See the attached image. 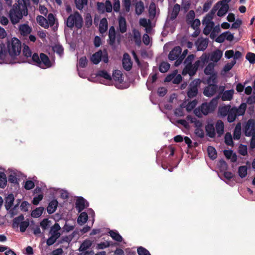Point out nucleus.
<instances>
[{"mask_svg":"<svg viewBox=\"0 0 255 255\" xmlns=\"http://www.w3.org/2000/svg\"><path fill=\"white\" fill-rule=\"evenodd\" d=\"M29 0H18L17 3L14 4L9 10L8 17L13 25L18 23L23 16L28 15V6Z\"/></svg>","mask_w":255,"mask_h":255,"instance_id":"1","label":"nucleus"},{"mask_svg":"<svg viewBox=\"0 0 255 255\" xmlns=\"http://www.w3.org/2000/svg\"><path fill=\"white\" fill-rule=\"evenodd\" d=\"M66 25L71 29L74 26L77 29H81L83 26V20L82 15L77 11L70 14L65 21Z\"/></svg>","mask_w":255,"mask_h":255,"instance_id":"2","label":"nucleus"},{"mask_svg":"<svg viewBox=\"0 0 255 255\" xmlns=\"http://www.w3.org/2000/svg\"><path fill=\"white\" fill-rule=\"evenodd\" d=\"M21 49V42L17 38H13L11 43L7 44V51L11 57L18 55Z\"/></svg>","mask_w":255,"mask_h":255,"instance_id":"3","label":"nucleus"},{"mask_svg":"<svg viewBox=\"0 0 255 255\" xmlns=\"http://www.w3.org/2000/svg\"><path fill=\"white\" fill-rule=\"evenodd\" d=\"M90 59L94 64H98L101 60L105 63H108L109 62V57L107 49H104L103 50H99L92 55Z\"/></svg>","mask_w":255,"mask_h":255,"instance_id":"4","label":"nucleus"},{"mask_svg":"<svg viewBox=\"0 0 255 255\" xmlns=\"http://www.w3.org/2000/svg\"><path fill=\"white\" fill-rule=\"evenodd\" d=\"M201 81L199 79H195L190 83L188 88V90L187 92V96L189 98H193L197 95L198 87Z\"/></svg>","mask_w":255,"mask_h":255,"instance_id":"5","label":"nucleus"},{"mask_svg":"<svg viewBox=\"0 0 255 255\" xmlns=\"http://www.w3.org/2000/svg\"><path fill=\"white\" fill-rule=\"evenodd\" d=\"M216 101L213 100L209 103H204L199 107V110L204 115H207L208 114L214 111L216 108Z\"/></svg>","mask_w":255,"mask_h":255,"instance_id":"6","label":"nucleus"},{"mask_svg":"<svg viewBox=\"0 0 255 255\" xmlns=\"http://www.w3.org/2000/svg\"><path fill=\"white\" fill-rule=\"evenodd\" d=\"M97 9L100 13H104L105 11L111 12L112 10V5L110 0H106L105 3L98 2Z\"/></svg>","mask_w":255,"mask_h":255,"instance_id":"7","label":"nucleus"},{"mask_svg":"<svg viewBox=\"0 0 255 255\" xmlns=\"http://www.w3.org/2000/svg\"><path fill=\"white\" fill-rule=\"evenodd\" d=\"M244 133L246 136L255 134V122L253 119L248 121L244 128Z\"/></svg>","mask_w":255,"mask_h":255,"instance_id":"8","label":"nucleus"},{"mask_svg":"<svg viewBox=\"0 0 255 255\" xmlns=\"http://www.w3.org/2000/svg\"><path fill=\"white\" fill-rule=\"evenodd\" d=\"M218 88V87L216 84H208V85L205 88L203 94L206 97H211L216 93Z\"/></svg>","mask_w":255,"mask_h":255,"instance_id":"9","label":"nucleus"},{"mask_svg":"<svg viewBox=\"0 0 255 255\" xmlns=\"http://www.w3.org/2000/svg\"><path fill=\"white\" fill-rule=\"evenodd\" d=\"M89 206V203L82 197H78L76 200L75 207L78 212H81L86 207Z\"/></svg>","mask_w":255,"mask_h":255,"instance_id":"10","label":"nucleus"},{"mask_svg":"<svg viewBox=\"0 0 255 255\" xmlns=\"http://www.w3.org/2000/svg\"><path fill=\"white\" fill-rule=\"evenodd\" d=\"M122 64L124 69L127 71H130L132 68V63L129 55L127 53L124 54Z\"/></svg>","mask_w":255,"mask_h":255,"instance_id":"11","label":"nucleus"},{"mask_svg":"<svg viewBox=\"0 0 255 255\" xmlns=\"http://www.w3.org/2000/svg\"><path fill=\"white\" fill-rule=\"evenodd\" d=\"M182 52V49L180 46H175L169 52L168 58L170 60L173 61L177 59Z\"/></svg>","mask_w":255,"mask_h":255,"instance_id":"12","label":"nucleus"},{"mask_svg":"<svg viewBox=\"0 0 255 255\" xmlns=\"http://www.w3.org/2000/svg\"><path fill=\"white\" fill-rule=\"evenodd\" d=\"M196 72L197 71L193 64L186 65L182 71V74L184 76L189 74L190 77H192L196 74Z\"/></svg>","mask_w":255,"mask_h":255,"instance_id":"13","label":"nucleus"},{"mask_svg":"<svg viewBox=\"0 0 255 255\" xmlns=\"http://www.w3.org/2000/svg\"><path fill=\"white\" fill-rule=\"evenodd\" d=\"M205 130L207 135L211 137L214 138L216 136V131L214 125L212 123H208L205 126Z\"/></svg>","mask_w":255,"mask_h":255,"instance_id":"14","label":"nucleus"},{"mask_svg":"<svg viewBox=\"0 0 255 255\" xmlns=\"http://www.w3.org/2000/svg\"><path fill=\"white\" fill-rule=\"evenodd\" d=\"M40 61H41V66L44 68H49L51 66L50 60L45 54L41 53L40 54Z\"/></svg>","mask_w":255,"mask_h":255,"instance_id":"15","label":"nucleus"},{"mask_svg":"<svg viewBox=\"0 0 255 255\" xmlns=\"http://www.w3.org/2000/svg\"><path fill=\"white\" fill-rule=\"evenodd\" d=\"M215 131L218 134V137H221L224 133V124L222 121L218 120L215 124Z\"/></svg>","mask_w":255,"mask_h":255,"instance_id":"16","label":"nucleus"},{"mask_svg":"<svg viewBox=\"0 0 255 255\" xmlns=\"http://www.w3.org/2000/svg\"><path fill=\"white\" fill-rule=\"evenodd\" d=\"M197 49L198 51H204L205 50L208 45V39H203L201 40L198 39L196 42Z\"/></svg>","mask_w":255,"mask_h":255,"instance_id":"17","label":"nucleus"},{"mask_svg":"<svg viewBox=\"0 0 255 255\" xmlns=\"http://www.w3.org/2000/svg\"><path fill=\"white\" fill-rule=\"evenodd\" d=\"M19 30L23 36H27L32 31L31 28L27 24H22L19 26Z\"/></svg>","mask_w":255,"mask_h":255,"instance_id":"18","label":"nucleus"},{"mask_svg":"<svg viewBox=\"0 0 255 255\" xmlns=\"http://www.w3.org/2000/svg\"><path fill=\"white\" fill-rule=\"evenodd\" d=\"M109 44L111 46L114 45L116 41V31L115 27L113 26H112L110 27L109 30Z\"/></svg>","mask_w":255,"mask_h":255,"instance_id":"19","label":"nucleus"},{"mask_svg":"<svg viewBox=\"0 0 255 255\" xmlns=\"http://www.w3.org/2000/svg\"><path fill=\"white\" fill-rule=\"evenodd\" d=\"M222 56V51L219 49H217L211 53L210 60L214 62H218L221 59Z\"/></svg>","mask_w":255,"mask_h":255,"instance_id":"20","label":"nucleus"},{"mask_svg":"<svg viewBox=\"0 0 255 255\" xmlns=\"http://www.w3.org/2000/svg\"><path fill=\"white\" fill-rule=\"evenodd\" d=\"M14 198L12 194H9L5 198L4 206L6 210H9L12 206Z\"/></svg>","mask_w":255,"mask_h":255,"instance_id":"21","label":"nucleus"},{"mask_svg":"<svg viewBox=\"0 0 255 255\" xmlns=\"http://www.w3.org/2000/svg\"><path fill=\"white\" fill-rule=\"evenodd\" d=\"M180 10V5L176 3L174 5L171 15L169 17L170 20H174L177 17Z\"/></svg>","mask_w":255,"mask_h":255,"instance_id":"22","label":"nucleus"},{"mask_svg":"<svg viewBox=\"0 0 255 255\" xmlns=\"http://www.w3.org/2000/svg\"><path fill=\"white\" fill-rule=\"evenodd\" d=\"M119 27L121 33H124L127 31V22L124 17L120 16L119 18Z\"/></svg>","mask_w":255,"mask_h":255,"instance_id":"23","label":"nucleus"},{"mask_svg":"<svg viewBox=\"0 0 255 255\" xmlns=\"http://www.w3.org/2000/svg\"><path fill=\"white\" fill-rule=\"evenodd\" d=\"M58 206V201L55 200H52L51 201L47 208V211L48 214H51L53 213L57 209Z\"/></svg>","mask_w":255,"mask_h":255,"instance_id":"24","label":"nucleus"},{"mask_svg":"<svg viewBox=\"0 0 255 255\" xmlns=\"http://www.w3.org/2000/svg\"><path fill=\"white\" fill-rule=\"evenodd\" d=\"M227 116V120L229 123H232L236 120L238 117V114H237V111L235 109V107H233L230 109Z\"/></svg>","mask_w":255,"mask_h":255,"instance_id":"25","label":"nucleus"},{"mask_svg":"<svg viewBox=\"0 0 255 255\" xmlns=\"http://www.w3.org/2000/svg\"><path fill=\"white\" fill-rule=\"evenodd\" d=\"M224 154L227 159H231L232 162H235L237 160V156L235 153H233L232 150H224Z\"/></svg>","mask_w":255,"mask_h":255,"instance_id":"26","label":"nucleus"},{"mask_svg":"<svg viewBox=\"0 0 255 255\" xmlns=\"http://www.w3.org/2000/svg\"><path fill=\"white\" fill-rule=\"evenodd\" d=\"M108 29V21L106 18H103L101 19L99 24V32L103 34Z\"/></svg>","mask_w":255,"mask_h":255,"instance_id":"27","label":"nucleus"},{"mask_svg":"<svg viewBox=\"0 0 255 255\" xmlns=\"http://www.w3.org/2000/svg\"><path fill=\"white\" fill-rule=\"evenodd\" d=\"M218 5H219V4ZM219 5H221V6L217 12V15L218 16L221 17L225 15L228 11L229 9V5L228 3H223L222 4H219Z\"/></svg>","mask_w":255,"mask_h":255,"instance_id":"28","label":"nucleus"},{"mask_svg":"<svg viewBox=\"0 0 255 255\" xmlns=\"http://www.w3.org/2000/svg\"><path fill=\"white\" fill-rule=\"evenodd\" d=\"M61 228L59 224L55 223L54 225L51 227L50 234L51 235H53L59 238L60 236V233L58 232L60 230Z\"/></svg>","mask_w":255,"mask_h":255,"instance_id":"29","label":"nucleus"},{"mask_svg":"<svg viewBox=\"0 0 255 255\" xmlns=\"http://www.w3.org/2000/svg\"><path fill=\"white\" fill-rule=\"evenodd\" d=\"M36 20L38 24L41 26L45 28H48L49 27L48 20L43 16L38 15L36 17Z\"/></svg>","mask_w":255,"mask_h":255,"instance_id":"30","label":"nucleus"},{"mask_svg":"<svg viewBox=\"0 0 255 255\" xmlns=\"http://www.w3.org/2000/svg\"><path fill=\"white\" fill-rule=\"evenodd\" d=\"M241 135V124L239 123L237 124L233 133V137L235 140H239Z\"/></svg>","mask_w":255,"mask_h":255,"instance_id":"31","label":"nucleus"},{"mask_svg":"<svg viewBox=\"0 0 255 255\" xmlns=\"http://www.w3.org/2000/svg\"><path fill=\"white\" fill-rule=\"evenodd\" d=\"M234 93L233 90L225 91L222 96V100L224 101L231 100L233 99Z\"/></svg>","mask_w":255,"mask_h":255,"instance_id":"32","label":"nucleus"},{"mask_svg":"<svg viewBox=\"0 0 255 255\" xmlns=\"http://www.w3.org/2000/svg\"><path fill=\"white\" fill-rule=\"evenodd\" d=\"M92 245V242L90 240H85L81 244L79 249L80 252H84L89 249Z\"/></svg>","mask_w":255,"mask_h":255,"instance_id":"33","label":"nucleus"},{"mask_svg":"<svg viewBox=\"0 0 255 255\" xmlns=\"http://www.w3.org/2000/svg\"><path fill=\"white\" fill-rule=\"evenodd\" d=\"M144 6L143 2L140 0L136 3L135 5V13L138 15H140L144 11Z\"/></svg>","mask_w":255,"mask_h":255,"instance_id":"34","label":"nucleus"},{"mask_svg":"<svg viewBox=\"0 0 255 255\" xmlns=\"http://www.w3.org/2000/svg\"><path fill=\"white\" fill-rule=\"evenodd\" d=\"M88 215L87 213L83 212H81L77 219V222L79 224L82 225L86 223L88 220Z\"/></svg>","mask_w":255,"mask_h":255,"instance_id":"35","label":"nucleus"},{"mask_svg":"<svg viewBox=\"0 0 255 255\" xmlns=\"http://www.w3.org/2000/svg\"><path fill=\"white\" fill-rule=\"evenodd\" d=\"M231 106L230 105L224 106L219 109V113L222 117H226L228 115L229 111L231 109Z\"/></svg>","mask_w":255,"mask_h":255,"instance_id":"36","label":"nucleus"},{"mask_svg":"<svg viewBox=\"0 0 255 255\" xmlns=\"http://www.w3.org/2000/svg\"><path fill=\"white\" fill-rule=\"evenodd\" d=\"M24 219V216L22 214H21L19 216L14 218L12 221V227L14 228H17Z\"/></svg>","mask_w":255,"mask_h":255,"instance_id":"37","label":"nucleus"},{"mask_svg":"<svg viewBox=\"0 0 255 255\" xmlns=\"http://www.w3.org/2000/svg\"><path fill=\"white\" fill-rule=\"evenodd\" d=\"M207 151L209 157L212 159H215L217 157V153L215 148L211 146L208 147Z\"/></svg>","mask_w":255,"mask_h":255,"instance_id":"38","label":"nucleus"},{"mask_svg":"<svg viewBox=\"0 0 255 255\" xmlns=\"http://www.w3.org/2000/svg\"><path fill=\"white\" fill-rule=\"evenodd\" d=\"M74 2L76 8L81 10L85 5H87L88 0H74Z\"/></svg>","mask_w":255,"mask_h":255,"instance_id":"39","label":"nucleus"},{"mask_svg":"<svg viewBox=\"0 0 255 255\" xmlns=\"http://www.w3.org/2000/svg\"><path fill=\"white\" fill-rule=\"evenodd\" d=\"M110 236L115 241L121 242L123 240L122 237L117 231L111 230L109 232Z\"/></svg>","mask_w":255,"mask_h":255,"instance_id":"40","label":"nucleus"},{"mask_svg":"<svg viewBox=\"0 0 255 255\" xmlns=\"http://www.w3.org/2000/svg\"><path fill=\"white\" fill-rule=\"evenodd\" d=\"M215 64L213 63H209L204 69V73L206 75L215 74L214 72Z\"/></svg>","mask_w":255,"mask_h":255,"instance_id":"41","label":"nucleus"},{"mask_svg":"<svg viewBox=\"0 0 255 255\" xmlns=\"http://www.w3.org/2000/svg\"><path fill=\"white\" fill-rule=\"evenodd\" d=\"M43 211V207H40L38 208H36L35 209L32 211L31 215L33 218H38L42 215Z\"/></svg>","mask_w":255,"mask_h":255,"instance_id":"42","label":"nucleus"},{"mask_svg":"<svg viewBox=\"0 0 255 255\" xmlns=\"http://www.w3.org/2000/svg\"><path fill=\"white\" fill-rule=\"evenodd\" d=\"M170 65L166 62H161L159 66V70L161 73L166 72L170 68Z\"/></svg>","mask_w":255,"mask_h":255,"instance_id":"43","label":"nucleus"},{"mask_svg":"<svg viewBox=\"0 0 255 255\" xmlns=\"http://www.w3.org/2000/svg\"><path fill=\"white\" fill-rule=\"evenodd\" d=\"M246 108L247 105L244 103H242L238 108L235 107L238 116L244 115L245 113Z\"/></svg>","mask_w":255,"mask_h":255,"instance_id":"44","label":"nucleus"},{"mask_svg":"<svg viewBox=\"0 0 255 255\" xmlns=\"http://www.w3.org/2000/svg\"><path fill=\"white\" fill-rule=\"evenodd\" d=\"M31 60L34 64L41 68H43L41 66V61H40V55L38 56L37 53H34L31 57Z\"/></svg>","mask_w":255,"mask_h":255,"instance_id":"45","label":"nucleus"},{"mask_svg":"<svg viewBox=\"0 0 255 255\" xmlns=\"http://www.w3.org/2000/svg\"><path fill=\"white\" fill-rule=\"evenodd\" d=\"M149 14L150 17L154 18L156 15V7L154 2H151L149 6Z\"/></svg>","mask_w":255,"mask_h":255,"instance_id":"46","label":"nucleus"},{"mask_svg":"<svg viewBox=\"0 0 255 255\" xmlns=\"http://www.w3.org/2000/svg\"><path fill=\"white\" fill-rule=\"evenodd\" d=\"M7 178L4 172H0V187L4 188L6 185Z\"/></svg>","mask_w":255,"mask_h":255,"instance_id":"47","label":"nucleus"},{"mask_svg":"<svg viewBox=\"0 0 255 255\" xmlns=\"http://www.w3.org/2000/svg\"><path fill=\"white\" fill-rule=\"evenodd\" d=\"M248 168L246 165L241 166L239 167V175L242 178L245 177L247 175Z\"/></svg>","mask_w":255,"mask_h":255,"instance_id":"48","label":"nucleus"},{"mask_svg":"<svg viewBox=\"0 0 255 255\" xmlns=\"http://www.w3.org/2000/svg\"><path fill=\"white\" fill-rule=\"evenodd\" d=\"M225 142L228 145H234L232 135L230 132H227L226 133L225 135Z\"/></svg>","mask_w":255,"mask_h":255,"instance_id":"49","label":"nucleus"},{"mask_svg":"<svg viewBox=\"0 0 255 255\" xmlns=\"http://www.w3.org/2000/svg\"><path fill=\"white\" fill-rule=\"evenodd\" d=\"M213 18V16L212 14H210V13L207 14L202 20L203 24L206 23V24L212 25V26H214V22L212 21Z\"/></svg>","mask_w":255,"mask_h":255,"instance_id":"50","label":"nucleus"},{"mask_svg":"<svg viewBox=\"0 0 255 255\" xmlns=\"http://www.w3.org/2000/svg\"><path fill=\"white\" fill-rule=\"evenodd\" d=\"M113 77L115 81L121 82L122 80V74L120 70H115L113 73Z\"/></svg>","mask_w":255,"mask_h":255,"instance_id":"51","label":"nucleus"},{"mask_svg":"<svg viewBox=\"0 0 255 255\" xmlns=\"http://www.w3.org/2000/svg\"><path fill=\"white\" fill-rule=\"evenodd\" d=\"M7 53L5 45L3 43L0 44V60H4Z\"/></svg>","mask_w":255,"mask_h":255,"instance_id":"52","label":"nucleus"},{"mask_svg":"<svg viewBox=\"0 0 255 255\" xmlns=\"http://www.w3.org/2000/svg\"><path fill=\"white\" fill-rule=\"evenodd\" d=\"M98 75L100 77H103L107 80H111L112 77L107 71L105 70H100L98 72Z\"/></svg>","mask_w":255,"mask_h":255,"instance_id":"53","label":"nucleus"},{"mask_svg":"<svg viewBox=\"0 0 255 255\" xmlns=\"http://www.w3.org/2000/svg\"><path fill=\"white\" fill-rule=\"evenodd\" d=\"M195 16V12L193 10H191L189 11L186 15V21L188 24L191 22L194 19Z\"/></svg>","mask_w":255,"mask_h":255,"instance_id":"54","label":"nucleus"},{"mask_svg":"<svg viewBox=\"0 0 255 255\" xmlns=\"http://www.w3.org/2000/svg\"><path fill=\"white\" fill-rule=\"evenodd\" d=\"M29 225V221L28 219H27L25 221H23L21 224L19 225L20 228V231L21 232H24L27 228Z\"/></svg>","mask_w":255,"mask_h":255,"instance_id":"55","label":"nucleus"},{"mask_svg":"<svg viewBox=\"0 0 255 255\" xmlns=\"http://www.w3.org/2000/svg\"><path fill=\"white\" fill-rule=\"evenodd\" d=\"M85 26L87 28L90 27L92 24V18L91 14L87 13L85 18Z\"/></svg>","mask_w":255,"mask_h":255,"instance_id":"56","label":"nucleus"},{"mask_svg":"<svg viewBox=\"0 0 255 255\" xmlns=\"http://www.w3.org/2000/svg\"><path fill=\"white\" fill-rule=\"evenodd\" d=\"M22 52L23 55L26 58L31 57L32 52L28 46L25 45L23 47Z\"/></svg>","mask_w":255,"mask_h":255,"instance_id":"57","label":"nucleus"},{"mask_svg":"<svg viewBox=\"0 0 255 255\" xmlns=\"http://www.w3.org/2000/svg\"><path fill=\"white\" fill-rule=\"evenodd\" d=\"M207 80V84H216L217 83V75L216 74H213L210 75Z\"/></svg>","mask_w":255,"mask_h":255,"instance_id":"58","label":"nucleus"},{"mask_svg":"<svg viewBox=\"0 0 255 255\" xmlns=\"http://www.w3.org/2000/svg\"><path fill=\"white\" fill-rule=\"evenodd\" d=\"M236 63V60H232L231 62L228 63L224 67V71L226 72L229 71Z\"/></svg>","mask_w":255,"mask_h":255,"instance_id":"59","label":"nucleus"},{"mask_svg":"<svg viewBox=\"0 0 255 255\" xmlns=\"http://www.w3.org/2000/svg\"><path fill=\"white\" fill-rule=\"evenodd\" d=\"M137 252L138 255H151L149 251L142 247H138Z\"/></svg>","mask_w":255,"mask_h":255,"instance_id":"60","label":"nucleus"},{"mask_svg":"<svg viewBox=\"0 0 255 255\" xmlns=\"http://www.w3.org/2000/svg\"><path fill=\"white\" fill-rule=\"evenodd\" d=\"M246 59L250 62L251 64H254L255 63V54L249 52L247 54L246 56Z\"/></svg>","mask_w":255,"mask_h":255,"instance_id":"61","label":"nucleus"},{"mask_svg":"<svg viewBox=\"0 0 255 255\" xmlns=\"http://www.w3.org/2000/svg\"><path fill=\"white\" fill-rule=\"evenodd\" d=\"M218 166L221 171H225L228 168V164L223 159L219 161Z\"/></svg>","mask_w":255,"mask_h":255,"instance_id":"62","label":"nucleus"},{"mask_svg":"<svg viewBox=\"0 0 255 255\" xmlns=\"http://www.w3.org/2000/svg\"><path fill=\"white\" fill-rule=\"evenodd\" d=\"M239 153L243 156L247 155L248 151L247 146L241 144L239 147Z\"/></svg>","mask_w":255,"mask_h":255,"instance_id":"63","label":"nucleus"},{"mask_svg":"<svg viewBox=\"0 0 255 255\" xmlns=\"http://www.w3.org/2000/svg\"><path fill=\"white\" fill-rule=\"evenodd\" d=\"M53 50L54 52H56L60 55H62L63 53V48L60 45H55L53 47Z\"/></svg>","mask_w":255,"mask_h":255,"instance_id":"64","label":"nucleus"}]
</instances>
